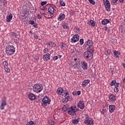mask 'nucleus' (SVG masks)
Here are the masks:
<instances>
[{
  "label": "nucleus",
  "instance_id": "nucleus-26",
  "mask_svg": "<svg viewBox=\"0 0 125 125\" xmlns=\"http://www.w3.org/2000/svg\"><path fill=\"white\" fill-rule=\"evenodd\" d=\"M110 23V21L108 19H104L102 21V25H107V24Z\"/></svg>",
  "mask_w": 125,
  "mask_h": 125
},
{
  "label": "nucleus",
  "instance_id": "nucleus-53",
  "mask_svg": "<svg viewBox=\"0 0 125 125\" xmlns=\"http://www.w3.org/2000/svg\"><path fill=\"white\" fill-rule=\"evenodd\" d=\"M101 113H102V114H103V115H105V113H106V110H104V109H103L102 110V112H101Z\"/></svg>",
  "mask_w": 125,
  "mask_h": 125
},
{
  "label": "nucleus",
  "instance_id": "nucleus-50",
  "mask_svg": "<svg viewBox=\"0 0 125 125\" xmlns=\"http://www.w3.org/2000/svg\"><path fill=\"white\" fill-rule=\"evenodd\" d=\"M70 14H71V15H75V11L71 10L70 11Z\"/></svg>",
  "mask_w": 125,
  "mask_h": 125
},
{
  "label": "nucleus",
  "instance_id": "nucleus-7",
  "mask_svg": "<svg viewBox=\"0 0 125 125\" xmlns=\"http://www.w3.org/2000/svg\"><path fill=\"white\" fill-rule=\"evenodd\" d=\"M104 4L105 6L106 11H110L111 10V5L110 2L108 0H104Z\"/></svg>",
  "mask_w": 125,
  "mask_h": 125
},
{
  "label": "nucleus",
  "instance_id": "nucleus-54",
  "mask_svg": "<svg viewBox=\"0 0 125 125\" xmlns=\"http://www.w3.org/2000/svg\"><path fill=\"white\" fill-rule=\"evenodd\" d=\"M111 52L109 50L106 51V55H110Z\"/></svg>",
  "mask_w": 125,
  "mask_h": 125
},
{
  "label": "nucleus",
  "instance_id": "nucleus-14",
  "mask_svg": "<svg viewBox=\"0 0 125 125\" xmlns=\"http://www.w3.org/2000/svg\"><path fill=\"white\" fill-rule=\"evenodd\" d=\"M28 98L29 100L33 101V100H35V99H36V95L32 93H30L28 95Z\"/></svg>",
  "mask_w": 125,
  "mask_h": 125
},
{
  "label": "nucleus",
  "instance_id": "nucleus-4",
  "mask_svg": "<svg viewBox=\"0 0 125 125\" xmlns=\"http://www.w3.org/2000/svg\"><path fill=\"white\" fill-rule=\"evenodd\" d=\"M42 105L44 108V107H46L48 105L50 104V102H51V100L49 98V97L45 96L42 100Z\"/></svg>",
  "mask_w": 125,
  "mask_h": 125
},
{
  "label": "nucleus",
  "instance_id": "nucleus-3",
  "mask_svg": "<svg viewBox=\"0 0 125 125\" xmlns=\"http://www.w3.org/2000/svg\"><path fill=\"white\" fill-rule=\"evenodd\" d=\"M43 87L42 84L36 83L33 86V91L34 92H36V93H39V92H41L42 90Z\"/></svg>",
  "mask_w": 125,
  "mask_h": 125
},
{
  "label": "nucleus",
  "instance_id": "nucleus-40",
  "mask_svg": "<svg viewBox=\"0 0 125 125\" xmlns=\"http://www.w3.org/2000/svg\"><path fill=\"white\" fill-rule=\"evenodd\" d=\"M115 84H116V80H112L110 83V85H111V86H113V85H115Z\"/></svg>",
  "mask_w": 125,
  "mask_h": 125
},
{
  "label": "nucleus",
  "instance_id": "nucleus-11",
  "mask_svg": "<svg viewBox=\"0 0 125 125\" xmlns=\"http://www.w3.org/2000/svg\"><path fill=\"white\" fill-rule=\"evenodd\" d=\"M42 58L43 60L45 61V62H47V61H49V60H50L51 58L50 57V54L48 53H47L46 54L43 55Z\"/></svg>",
  "mask_w": 125,
  "mask_h": 125
},
{
  "label": "nucleus",
  "instance_id": "nucleus-20",
  "mask_svg": "<svg viewBox=\"0 0 125 125\" xmlns=\"http://www.w3.org/2000/svg\"><path fill=\"white\" fill-rule=\"evenodd\" d=\"M115 109H116V106L115 105H110L109 106V110L110 113H113L114 111H115Z\"/></svg>",
  "mask_w": 125,
  "mask_h": 125
},
{
  "label": "nucleus",
  "instance_id": "nucleus-49",
  "mask_svg": "<svg viewBox=\"0 0 125 125\" xmlns=\"http://www.w3.org/2000/svg\"><path fill=\"white\" fill-rule=\"evenodd\" d=\"M29 24H30V25H34L35 24V21H29Z\"/></svg>",
  "mask_w": 125,
  "mask_h": 125
},
{
  "label": "nucleus",
  "instance_id": "nucleus-30",
  "mask_svg": "<svg viewBox=\"0 0 125 125\" xmlns=\"http://www.w3.org/2000/svg\"><path fill=\"white\" fill-rule=\"evenodd\" d=\"M13 35L17 39V41H19V38H20L19 34L14 33Z\"/></svg>",
  "mask_w": 125,
  "mask_h": 125
},
{
  "label": "nucleus",
  "instance_id": "nucleus-22",
  "mask_svg": "<svg viewBox=\"0 0 125 125\" xmlns=\"http://www.w3.org/2000/svg\"><path fill=\"white\" fill-rule=\"evenodd\" d=\"M113 54H114V56L116 58H120V55H121V52H119V51H114L113 52Z\"/></svg>",
  "mask_w": 125,
  "mask_h": 125
},
{
  "label": "nucleus",
  "instance_id": "nucleus-43",
  "mask_svg": "<svg viewBox=\"0 0 125 125\" xmlns=\"http://www.w3.org/2000/svg\"><path fill=\"white\" fill-rule=\"evenodd\" d=\"M49 124L51 125H54V122L52 120H50L49 121Z\"/></svg>",
  "mask_w": 125,
  "mask_h": 125
},
{
  "label": "nucleus",
  "instance_id": "nucleus-37",
  "mask_svg": "<svg viewBox=\"0 0 125 125\" xmlns=\"http://www.w3.org/2000/svg\"><path fill=\"white\" fill-rule=\"evenodd\" d=\"M89 2H90L91 3V4H92V5H95V1H94V0H88Z\"/></svg>",
  "mask_w": 125,
  "mask_h": 125
},
{
  "label": "nucleus",
  "instance_id": "nucleus-47",
  "mask_svg": "<svg viewBox=\"0 0 125 125\" xmlns=\"http://www.w3.org/2000/svg\"><path fill=\"white\" fill-rule=\"evenodd\" d=\"M58 59V57L57 56H55L53 58V60H54V61H56V60H57Z\"/></svg>",
  "mask_w": 125,
  "mask_h": 125
},
{
  "label": "nucleus",
  "instance_id": "nucleus-2",
  "mask_svg": "<svg viewBox=\"0 0 125 125\" xmlns=\"http://www.w3.org/2000/svg\"><path fill=\"white\" fill-rule=\"evenodd\" d=\"M93 45V42L92 40H89L87 42H85L83 47L84 49L86 50H89Z\"/></svg>",
  "mask_w": 125,
  "mask_h": 125
},
{
  "label": "nucleus",
  "instance_id": "nucleus-29",
  "mask_svg": "<svg viewBox=\"0 0 125 125\" xmlns=\"http://www.w3.org/2000/svg\"><path fill=\"white\" fill-rule=\"evenodd\" d=\"M62 27L64 30L69 29V25H68V24L66 23V22H63L62 23Z\"/></svg>",
  "mask_w": 125,
  "mask_h": 125
},
{
  "label": "nucleus",
  "instance_id": "nucleus-46",
  "mask_svg": "<svg viewBox=\"0 0 125 125\" xmlns=\"http://www.w3.org/2000/svg\"><path fill=\"white\" fill-rule=\"evenodd\" d=\"M114 92H119V88H117V87H115L114 88Z\"/></svg>",
  "mask_w": 125,
  "mask_h": 125
},
{
  "label": "nucleus",
  "instance_id": "nucleus-24",
  "mask_svg": "<svg viewBox=\"0 0 125 125\" xmlns=\"http://www.w3.org/2000/svg\"><path fill=\"white\" fill-rule=\"evenodd\" d=\"M80 122V118L78 117L77 118H75L72 120V123L73 125H78Z\"/></svg>",
  "mask_w": 125,
  "mask_h": 125
},
{
  "label": "nucleus",
  "instance_id": "nucleus-25",
  "mask_svg": "<svg viewBox=\"0 0 125 125\" xmlns=\"http://www.w3.org/2000/svg\"><path fill=\"white\" fill-rule=\"evenodd\" d=\"M47 44H48V45H49V46H50V47H55V46H56V43H55V42H48L47 43Z\"/></svg>",
  "mask_w": 125,
  "mask_h": 125
},
{
  "label": "nucleus",
  "instance_id": "nucleus-60",
  "mask_svg": "<svg viewBox=\"0 0 125 125\" xmlns=\"http://www.w3.org/2000/svg\"><path fill=\"white\" fill-rule=\"evenodd\" d=\"M74 111L76 113V112H78V111H79V108H77V106L76 108H74Z\"/></svg>",
  "mask_w": 125,
  "mask_h": 125
},
{
  "label": "nucleus",
  "instance_id": "nucleus-13",
  "mask_svg": "<svg viewBox=\"0 0 125 125\" xmlns=\"http://www.w3.org/2000/svg\"><path fill=\"white\" fill-rule=\"evenodd\" d=\"M77 106L81 109H84V103H83V101H80L78 103Z\"/></svg>",
  "mask_w": 125,
  "mask_h": 125
},
{
  "label": "nucleus",
  "instance_id": "nucleus-52",
  "mask_svg": "<svg viewBox=\"0 0 125 125\" xmlns=\"http://www.w3.org/2000/svg\"><path fill=\"white\" fill-rule=\"evenodd\" d=\"M37 18L38 19H42V16L40 14H37Z\"/></svg>",
  "mask_w": 125,
  "mask_h": 125
},
{
  "label": "nucleus",
  "instance_id": "nucleus-58",
  "mask_svg": "<svg viewBox=\"0 0 125 125\" xmlns=\"http://www.w3.org/2000/svg\"><path fill=\"white\" fill-rule=\"evenodd\" d=\"M33 27H35V28H38V24H37V23H34L33 25Z\"/></svg>",
  "mask_w": 125,
  "mask_h": 125
},
{
  "label": "nucleus",
  "instance_id": "nucleus-64",
  "mask_svg": "<svg viewBox=\"0 0 125 125\" xmlns=\"http://www.w3.org/2000/svg\"><path fill=\"white\" fill-rule=\"evenodd\" d=\"M41 10H42H42H44V7H42V8H41Z\"/></svg>",
  "mask_w": 125,
  "mask_h": 125
},
{
  "label": "nucleus",
  "instance_id": "nucleus-12",
  "mask_svg": "<svg viewBox=\"0 0 125 125\" xmlns=\"http://www.w3.org/2000/svg\"><path fill=\"white\" fill-rule=\"evenodd\" d=\"M65 91V90L63 89V88H58L57 91V93L58 94V95H62L63 96V93H64V92Z\"/></svg>",
  "mask_w": 125,
  "mask_h": 125
},
{
  "label": "nucleus",
  "instance_id": "nucleus-38",
  "mask_svg": "<svg viewBox=\"0 0 125 125\" xmlns=\"http://www.w3.org/2000/svg\"><path fill=\"white\" fill-rule=\"evenodd\" d=\"M26 125H35V123H34V121H31L28 122Z\"/></svg>",
  "mask_w": 125,
  "mask_h": 125
},
{
  "label": "nucleus",
  "instance_id": "nucleus-9",
  "mask_svg": "<svg viewBox=\"0 0 125 125\" xmlns=\"http://www.w3.org/2000/svg\"><path fill=\"white\" fill-rule=\"evenodd\" d=\"M74 61L75 62V64H74V69H77L78 67L81 66V61H80V59L75 58Z\"/></svg>",
  "mask_w": 125,
  "mask_h": 125
},
{
  "label": "nucleus",
  "instance_id": "nucleus-6",
  "mask_svg": "<svg viewBox=\"0 0 125 125\" xmlns=\"http://www.w3.org/2000/svg\"><path fill=\"white\" fill-rule=\"evenodd\" d=\"M76 108H77V105H72L67 111L69 115H70L71 116H75V115H76V113H75V109H76Z\"/></svg>",
  "mask_w": 125,
  "mask_h": 125
},
{
  "label": "nucleus",
  "instance_id": "nucleus-45",
  "mask_svg": "<svg viewBox=\"0 0 125 125\" xmlns=\"http://www.w3.org/2000/svg\"><path fill=\"white\" fill-rule=\"evenodd\" d=\"M62 110L64 111V112H66V111L68 110V107H67L66 106H63Z\"/></svg>",
  "mask_w": 125,
  "mask_h": 125
},
{
  "label": "nucleus",
  "instance_id": "nucleus-57",
  "mask_svg": "<svg viewBox=\"0 0 125 125\" xmlns=\"http://www.w3.org/2000/svg\"><path fill=\"white\" fill-rule=\"evenodd\" d=\"M2 2L3 3V5L6 4V1H5V0H3Z\"/></svg>",
  "mask_w": 125,
  "mask_h": 125
},
{
  "label": "nucleus",
  "instance_id": "nucleus-62",
  "mask_svg": "<svg viewBox=\"0 0 125 125\" xmlns=\"http://www.w3.org/2000/svg\"><path fill=\"white\" fill-rule=\"evenodd\" d=\"M56 26H57V28H59V22L57 23Z\"/></svg>",
  "mask_w": 125,
  "mask_h": 125
},
{
  "label": "nucleus",
  "instance_id": "nucleus-27",
  "mask_svg": "<svg viewBox=\"0 0 125 125\" xmlns=\"http://www.w3.org/2000/svg\"><path fill=\"white\" fill-rule=\"evenodd\" d=\"M87 24L88 25H91V26H92V27L95 26V22L93 20H90L89 21H88Z\"/></svg>",
  "mask_w": 125,
  "mask_h": 125
},
{
  "label": "nucleus",
  "instance_id": "nucleus-32",
  "mask_svg": "<svg viewBox=\"0 0 125 125\" xmlns=\"http://www.w3.org/2000/svg\"><path fill=\"white\" fill-rule=\"evenodd\" d=\"M59 3L61 6H65L66 5V3L62 0H60Z\"/></svg>",
  "mask_w": 125,
  "mask_h": 125
},
{
  "label": "nucleus",
  "instance_id": "nucleus-34",
  "mask_svg": "<svg viewBox=\"0 0 125 125\" xmlns=\"http://www.w3.org/2000/svg\"><path fill=\"white\" fill-rule=\"evenodd\" d=\"M44 16L46 18H47V19H50V18H51V15H50V14L48 13H46L45 16Z\"/></svg>",
  "mask_w": 125,
  "mask_h": 125
},
{
  "label": "nucleus",
  "instance_id": "nucleus-18",
  "mask_svg": "<svg viewBox=\"0 0 125 125\" xmlns=\"http://www.w3.org/2000/svg\"><path fill=\"white\" fill-rule=\"evenodd\" d=\"M82 67L83 70L87 69V63L85 62H81Z\"/></svg>",
  "mask_w": 125,
  "mask_h": 125
},
{
  "label": "nucleus",
  "instance_id": "nucleus-10",
  "mask_svg": "<svg viewBox=\"0 0 125 125\" xmlns=\"http://www.w3.org/2000/svg\"><path fill=\"white\" fill-rule=\"evenodd\" d=\"M84 124L87 125H94V121L91 118H89V119L86 120L84 121Z\"/></svg>",
  "mask_w": 125,
  "mask_h": 125
},
{
  "label": "nucleus",
  "instance_id": "nucleus-31",
  "mask_svg": "<svg viewBox=\"0 0 125 125\" xmlns=\"http://www.w3.org/2000/svg\"><path fill=\"white\" fill-rule=\"evenodd\" d=\"M81 93H82V92L81 91H77L75 92H73L72 94L73 95H81Z\"/></svg>",
  "mask_w": 125,
  "mask_h": 125
},
{
  "label": "nucleus",
  "instance_id": "nucleus-21",
  "mask_svg": "<svg viewBox=\"0 0 125 125\" xmlns=\"http://www.w3.org/2000/svg\"><path fill=\"white\" fill-rule=\"evenodd\" d=\"M65 17H66V16L64 14L61 13L59 15L58 20H59V21H62V20H64Z\"/></svg>",
  "mask_w": 125,
  "mask_h": 125
},
{
  "label": "nucleus",
  "instance_id": "nucleus-36",
  "mask_svg": "<svg viewBox=\"0 0 125 125\" xmlns=\"http://www.w3.org/2000/svg\"><path fill=\"white\" fill-rule=\"evenodd\" d=\"M3 66L4 68H6L7 66H8V62L7 61H5L3 62Z\"/></svg>",
  "mask_w": 125,
  "mask_h": 125
},
{
  "label": "nucleus",
  "instance_id": "nucleus-8",
  "mask_svg": "<svg viewBox=\"0 0 125 125\" xmlns=\"http://www.w3.org/2000/svg\"><path fill=\"white\" fill-rule=\"evenodd\" d=\"M80 40V35L79 34H75L73 35L72 38L71 39V42L72 43H75L77 42H79Z\"/></svg>",
  "mask_w": 125,
  "mask_h": 125
},
{
  "label": "nucleus",
  "instance_id": "nucleus-44",
  "mask_svg": "<svg viewBox=\"0 0 125 125\" xmlns=\"http://www.w3.org/2000/svg\"><path fill=\"white\" fill-rule=\"evenodd\" d=\"M104 30L106 31V32H108V33H110V29L108 28V27L105 26L104 27Z\"/></svg>",
  "mask_w": 125,
  "mask_h": 125
},
{
  "label": "nucleus",
  "instance_id": "nucleus-15",
  "mask_svg": "<svg viewBox=\"0 0 125 125\" xmlns=\"http://www.w3.org/2000/svg\"><path fill=\"white\" fill-rule=\"evenodd\" d=\"M5 106H6V102H5V99H4V100H2V103L0 106V110L4 109V107H5Z\"/></svg>",
  "mask_w": 125,
  "mask_h": 125
},
{
  "label": "nucleus",
  "instance_id": "nucleus-55",
  "mask_svg": "<svg viewBox=\"0 0 125 125\" xmlns=\"http://www.w3.org/2000/svg\"><path fill=\"white\" fill-rule=\"evenodd\" d=\"M118 1V0H112V3H116Z\"/></svg>",
  "mask_w": 125,
  "mask_h": 125
},
{
  "label": "nucleus",
  "instance_id": "nucleus-59",
  "mask_svg": "<svg viewBox=\"0 0 125 125\" xmlns=\"http://www.w3.org/2000/svg\"><path fill=\"white\" fill-rule=\"evenodd\" d=\"M34 38L36 39V40H38V39H39V36L38 35L34 36Z\"/></svg>",
  "mask_w": 125,
  "mask_h": 125
},
{
  "label": "nucleus",
  "instance_id": "nucleus-33",
  "mask_svg": "<svg viewBox=\"0 0 125 125\" xmlns=\"http://www.w3.org/2000/svg\"><path fill=\"white\" fill-rule=\"evenodd\" d=\"M68 98H69L68 97L67 98L62 99V103H64V104H66V103H67V102H68V101H69V99Z\"/></svg>",
  "mask_w": 125,
  "mask_h": 125
},
{
  "label": "nucleus",
  "instance_id": "nucleus-23",
  "mask_svg": "<svg viewBox=\"0 0 125 125\" xmlns=\"http://www.w3.org/2000/svg\"><path fill=\"white\" fill-rule=\"evenodd\" d=\"M63 95H64V98H68V99H70V94H69V92L66 90H64Z\"/></svg>",
  "mask_w": 125,
  "mask_h": 125
},
{
  "label": "nucleus",
  "instance_id": "nucleus-16",
  "mask_svg": "<svg viewBox=\"0 0 125 125\" xmlns=\"http://www.w3.org/2000/svg\"><path fill=\"white\" fill-rule=\"evenodd\" d=\"M89 83H90V80L87 79L84 80L82 83L83 87H85V86H86V85H87Z\"/></svg>",
  "mask_w": 125,
  "mask_h": 125
},
{
  "label": "nucleus",
  "instance_id": "nucleus-17",
  "mask_svg": "<svg viewBox=\"0 0 125 125\" xmlns=\"http://www.w3.org/2000/svg\"><path fill=\"white\" fill-rule=\"evenodd\" d=\"M54 11H55L54 7L52 6H50L48 9V12H49V13H50V14H52V15L54 14Z\"/></svg>",
  "mask_w": 125,
  "mask_h": 125
},
{
  "label": "nucleus",
  "instance_id": "nucleus-35",
  "mask_svg": "<svg viewBox=\"0 0 125 125\" xmlns=\"http://www.w3.org/2000/svg\"><path fill=\"white\" fill-rule=\"evenodd\" d=\"M67 47V45L65 43H62L61 45V48H62V49H65Z\"/></svg>",
  "mask_w": 125,
  "mask_h": 125
},
{
  "label": "nucleus",
  "instance_id": "nucleus-39",
  "mask_svg": "<svg viewBox=\"0 0 125 125\" xmlns=\"http://www.w3.org/2000/svg\"><path fill=\"white\" fill-rule=\"evenodd\" d=\"M5 68V72L6 73H9L10 72V69L9 68L8 66H7L6 67H4Z\"/></svg>",
  "mask_w": 125,
  "mask_h": 125
},
{
  "label": "nucleus",
  "instance_id": "nucleus-1",
  "mask_svg": "<svg viewBox=\"0 0 125 125\" xmlns=\"http://www.w3.org/2000/svg\"><path fill=\"white\" fill-rule=\"evenodd\" d=\"M5 52L7 56H11L15 53V47L13 45H8L6 47Z\"/></svg>",
  "mask_w": 125,
  "mask_h": 125
},
{
  "label": "nucleus",
  "instance_id": "nucleus-48",
  "mask_svg": "<svg viewBox=\"0 0 125 125\" xmlns=\"http://www.w3.org/2000/svg\"><path fill=\"white\" fill-rule=\"evenodd\" d=\"M43 52L44 53H46L47 52H48V48H45V49H44Z\"/></svg>",
  "mask_w": 125,
  "mask_h": 125
},
{
  "label": "nucleus",
  "instance_id": "nucleus-19",
  "mask_svg": "<svg viewBox=\"0 0 125 125\" xmlns=\"http://www.w3.org/2000/svg\"><path fill=\"white\" fill-rule=\"evenodd\" d=\"M12 14L11 13L7 15L6 21L8 22H10V21H11V20H12Z\"/></svg>",
  "mask_w": 125,
  "mask_h": 125
},
{
  "label": "nucleus",
  "instance_id": "nucleus-41",
  "mask_svg": "<svg viewBox=\"0 0 125 125\" xmlns=\"http://www.w3.org/2000/svg\"><path fill=\"white\" fill-rule=\"evenodd\" d=\"M83 39H81L80 40V45H83Z\"/></svg>",
  "mask_w": 125,
  "mask_h": 125
},
{
  "label": "nucleus",
  "instance_id": "nucleus-56",
  "mask_svg": "<svg viewBox=\"0 0 125 125\" xmlns=\"http://www.w3.org/2000/svg\"><path fill=\"white\" fill-rule=\"evenodd\" d=\"M21 16H22V17H24L25 16V13H23V12H22V13H21Z\"/></svg>",
  "mask_w": 125,
  "mask_h": 125
},
{
  "label": "nucleus",
  "instance_id": "nucleus-63",
  "mask_svg": "<svg viewBox=\"0 0 125 125\" xmlns=\"http://www.w3.org/2000/svg\"><path fill=\"white\" fill-rule=\"evenodd\" d=\"M58 58H62V55H59Z\"/></svg>",
  "mask_w": 125,
  "mask_h": 125
},
{
  "label": "nucleus",
  "instance_id": "nucleus-5",
  "mask_svg": "<svg viewBox=\"0 0 125 125\" xmlns=\"http://www.w3.org/2000/svg\"><path fill=\"white\" fill-rule=\"evenodd\" d=\"M93 54L90 51H86L84 52V57L86 58L87 60L90 61L92 59Z\"/></svg>",
  "mask_w": 125,
  "mask_h": 125
},
{
  "label": "nucleus",
  "instance_id": "nucleus-42",
  "mask_svg": "<svg viewBox=\"0 0 125 125\" xmlns=\"http://www.w3.org/2000/svg\"><path fill=\"white\" fill-rule=\"evenodd\" d=\"M46 3H47V2H46V1H42L41 3V5H42V6H43V5H45V4H46Z\"/></svg>",
  "mask_w": 125,
  "mask_h": 125
},
{
  "label": "nucleus",
  "instance_id": "nucleus-51",
  "mask_svg": "<svg viewBox=\"0 0 125 125\" xmlns=\"http://www.w3.org/2000/svg\"><path fill=\"white\" fill-rule=\"evenodd\" d=\"M85 121H86V120H89V116H88V115L86 114L85 115Z\"/></svg>",
  "mask_w": 125,
  "mask_h": 125
},
{
  "label": "nucleus",
  "instance_id": "nucleus-61",
  "mask_svg": "<svg viewBox=\"0 0 125 125\" xmlns=\"http://www.w3.org/2000/svg\"><path fill=\"white\" fill-rule=\"evenodd\" d=\"M119 1L120 3H124V1H125V0H119Z\"/></svg>",
  "mask_w": 125,
  "mask_h": 125
},
{
  "label": "nucleus",
  "instance_id": "nucleus-28",
  "mask_svg": "<svg viewBox=\"0 0 125 125\" xmlns=\"http://www.w3.org/2000/svg\"><path fill=\"white\" fill-rule=\"evenodd\" d=\"M109 99L110 101H115V100H116V96L111 94L109 96Z\"/></svg>",
  "mask_w": 125,
  "mask_h": 125
}]
</instances>
